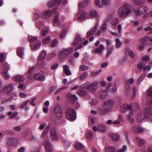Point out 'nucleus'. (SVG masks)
Returning <instances> with one entry per match:
<instances>
[{
	"mask_svg": "<svg viewBox=\"0 0 152 152\" xmlns=\"http://www.w3.org/2000/svg\"><path fill=\"white\" fill-rule=\"evenodd\" d=\"M98 84V83L97 81H94L90 84L88 82H87L83 84L81 87L87 89L92 93H94L97 88Z\"/></svg>",
	"mask_w": 152,
	"mask_h": 152,
	"instance_id": "nucleus-1",
	"label": "nucleus"
},
{
	"mask_svg": "<svg viewBox=\"0 0 152 152\" xmlns=\"http://www.w3.org/2000/svg\"><path fill=\"white\" fill-rule=\"evenodd\" d=\"M54 115L56 117L57 119L56 120L52 119L53 121L57 122V120H60L62 116V109L60 105H58L56 106L54 108L53 110Z\"/></svg>",
	"mask_w": 152,
	"mask_h": 152,
	"instance_id": "nucleus-2",
	"label": "nucleus"
},
{
	"mask_svg": "<svg viewBox=\"0 0 152 152\" xmlns=\"http://www.w3.org/2000/svg\"><path fill=\"white\" fill-rule=\"evenodd\" d=\"M147 10L148 8L145 6H140L137 9L134 8L133 9L134 15L137 17L145 14L147 12Z\"/></svg>",
	"mask_w": 152,
	"mask_h": 152,
	"instance_id": "nucleus-3",
	"label": "nucleus"
},
{
	"mask_svg": "<svg viewBox=\"0 0 152 152\" xmlns=\"http://www.w3.org/2000/svg\"><path fill=\"white\" fill-rule=\"evenodd\" d=\"M114 104V102L112 100H109L105 102L103 106V109L101 113L102 114H105L106 113L110 111Z\"/></svg>",
	"mask_w": 152,
	"mask_h": 152,
	"instance_id": "nucleus-4",
	"label": "nucleus"
},
{
	"mask_svg": "<svg viewBox=\"0 0 152 152\" xmlns=\"http://www.w3.org/2000/svg\"><path fill=\"white\" fill-rule=\"evenodd\" d=\"M46 52L44 51H43L38 57L37 64L40 65V66L43 67L45 65V62L44 60L46 57Z\"/></svg>",
	"mask_w": 152,
	"mask_h": 152,
	"instance_id": "nucleus-5",
	"label": "nucleus"
},
{
	"mask_svg": "<svg viewBox=\"0 0 152 152\" xmlns=\"http://www.w3.org/2000/svg\"><path fill=\"white\" fill-rule=\"evenodd\" d=\"M130 4L126 3L122 6L118 10V16L120 18L125 17V10L131 7Z\"/></svg>",
	"mask_w": 152,
	"mask_h": 152,
	"instance_id": "nucleus-6",
	"label": "nucleus"
},
{
	"mask_svg": "<svg viewBox=\"0 0 152 152\" xmlns=\"http://www.w3.org/2000/svg\"><path fill=\"white\" fill-rule=\"evenodd\" d=\"M66 115L67 118L70 121L74 120L76 118L75 112L72 108H69L66 111Z\"/></svg>",
	"mask_w": 152,
	"mask_h": 152,
	"instance_id": "nucleus-7",
	"label": "nucleus"
},
{
	"mask_svg": "<svg viewBox=\"0 0 152 152\" xmlns=\"http://www.w3.org/2000/svg\"><path fill=\"white\" fill-rule=\"evenodd\" d=\"M73 49L72 48L64 49L62 50L59 54V58L62 60L66 58V56L71 53L73 51Z\"/></svg>",
	"mask_w": 152,
	"mask_h": 152,
	"instance_id": "nucleus-8",
	"label": "nucleus"
},
{
	"mask_svg": "<svg viewBox=\"0 0 152 152\" xmlns=\"http://www.w3.org/2000/svg\"><path fill=\"white\" fill-rule=\"evenodd\" d=\"M80 42L83 44L84 45H86L88 43V41L87 40H86L85 39H81L80 36L77 35L76 36L75 41L73 42L72 45L73 46H76Z\"/></svg>",
	"mask_w": 152,
	"mask_h": 152,
	"instance_id": "nucleus-9",
	"label": "nucleus"
},
{
	"mask_svg": "<svg viewBox=\"0 0 152 152\" xmlns=\"http://www.w3.org/2000/svg\"><path fill=\"white\" fill-rule=\"evenodd\" d=\"M43 144L45 147L46 152H52L53 149L51 147L48 137H47L45 139Z\"/></svg>",
	"mask_w": 152,
	"mask_h": 152,
	"instance_id": "nucleus-10",
	"label": "nucleus"
},
{
	"mask_svg": "<svg viewBox=\"0 0 152 152\" xmlns=\"http://www.w3.org/2000/svg\"><path fill=\"white\" fill-rule=\"evenodd\" d=\"M66 0H50L48 3V6L49 7H52L55 6L56 4L57 5L60 4V2L61 1L64 4L66 1Z\"/></svg>",
	"mask_w": 152,
	"mask_h": 152,
	"instance_id": "nucleus-11",
	"label": "nucleus"
},
{
	"mask_svg": "<svg viewBox=\"0 0 152 152\" xmlns=\"http://www.w3.org/2000/svg\"><path fill=\"white\" fill-rule=\"evenodd\" d=\"M144 113L146 118L152 122V110L149 108H147L145 109Z\"/></svg>",
	"mask_w": 152,
	"mask_h": 152,
	"instance_id": "nucleus-12",
	"label": "nucleus"
},
{
	"mask_svg": "<svg viewBox=\"0 0 152 152\" xmlns=\"http://www.w3.org/2000/svg\"><path fill=\"white\" fill-rule=\"evenodd\" d=\"M98 26V23H96L94 27L91 31H88L87 32L86 37L87 38L90 37L95 34Z\"/></svg>",
	"mask_w": 152,
	"mask_h": 152,
	"instance_id": "nucleus-13",
	"label": "nucleus"
},
{
	"mask_svg": "<svg viewBox=\"0 0 152 152\" xmlns=\"http://www.w3.org/2000/svg\"><path fill=\"white\" fill-rule=\"evenodd\" d=\"M50 137L51 140H57L58 139L56 130L54 128L50 130Z\"/></svg>",
	"mask_w": 152,
	"mask_h": 152,
	"instance_id": "nucleus-14",
	"label": "nucleus"
},
{
	"mask_svg": "<svg viewBox=\"0 0 152 152\" xmlns=\"http://www.w3.org/2000/svg\"><path fill=\"white\" fill-rule=\"evenodd\" d=\"M66 96L68 101L71 103H73L77 99V97L75 95L70 93H68Z\"/></svg>",
	"mask_w": 152,
	"mask_h": 152,
	"instance_id": "nucleus-15",
	"label": "nucleus"
},
{
	"mask_svg": "<svg viewBox=\"0 0 152 152\" xmlns=\"http://www.w3.org/2000/svg\"><path fill=\"white\" fill-rule=\"evenodd\" d=\"M24 79V77L23 75H17L12 77V79L14 81L18 82H23Z\"/></svg>",
	"mask_w": 152,
	"mask_h": 152,
	"instance_id": "nucleus-16",
	"label": "nucleus"
},
{
	"mask_svg": "<svg viewBox=\"0 0 152 152\" xmlns=\"http://www.w3.org/2000/svg\"><path fill=\"white\" fill-rule=\"evenodd\" d=\"M132 130L134 132L137 133H142L144 131V129L142 128L137 125H134L132 128Z\"/></svg>",
	"mask_w": 152,
	"mask_h": 152,
	"instance_id": "nucleus-17",
	"label": "nucleus"
},
{
	"mask_svg": "<svg viewBox=\"0 0 152 152\" xmlns=\"http://www.w3.org/2000/svg\"><path fill=\"white\" fill-rule=\"evenodd\" d=\"M45 77L44 75H42L40 73H38L34 75V78L39 81H43L45 79Z\"/></svg>",
	"mask_w": 152,
	"mask_h": 152,
	"instance_id": "nucleus-18",
	"label": "nucleus"
},
{
	"mask_svg": "<svg viewBox=\"0 0 152 152\" xmlns=\"http://www.w3.org/2000/svg\"><path fill=\"white\" fill-rule=\"evenodd\" d=\"M144 112L145 110L143 111L140 113L138 115L137 117V120L138 122H140L144 118H146L145 116Z\"/></svg>",
	"mask_w": 152,
	"mask_h": 152,
	"instance_id": "nucleus-19",
	"label": "nucleus"
},
{
	"mask_svg": "<svg viewBox=\"0 0 152 152\" xmlns=\"http://www.w3.org/2000/svg\"><path fill=\"white\" fill-rule=\"evenodd\" d=\"M110 135L111 139L113 141H117L120 138L119 135L115 133H111Z\"/></svg>",
	"mask_w": 152,
	"mask_h": 152,
	"instance_id": "nucleus-20",
	"label": "nucleus"
},
{
	"mask_svg": "<svg viewBox=\"0 0 152 152\" xmlns=\"http://www.w3.org/2000/svg\"><path fill=\"white\" fill-rule=\"evenodd\" d=\"M52 14V12L51 11L48 10L42 13V16L44 18L47 19L49 18Z\"/></svg>",
	"mask_w": 152,
	"mask_h": 152,
	"instance_id": "nucleus-21",
	"label": "nucleus"
},
{
	"mask_svg": "<svg viewBox=\"0 0 152 152\" xmlns=\"http://www.w3.org/2000/svg\"><path fill=\"white\" fill-rule=\"evenodd\" d=\"M104 49V47L102 44L99 45V48H96L94 50V53H102V51Z\"/></svg>",
	"mask_w": 152,
	"mask_h": 152,
	"instance_id": "nucleus-22",
	"label": "nucleus"
},
{
	"mask_svg": "<svg viewBox=\"0 0 152 152\" xmlns=\"http://www.w3.org/2000/svg\"><path fill=\"white\" fill-rule=\"evenodd\" d=\"M136 141L140 146H142L146 142L145 140L139 137H136Z\"/></svg>",
	"mask_w": 152,
	"mask_h": 152,
	"instance_id": "nucleus-23",
	"label": "nucleus"
},
{
	"mask_svg": "<svg viewBox=\"0 0 152 152\" xmlns=\"http://www.w3.org/2000/svg\"><path fill=\"white\" fill-rule=\"evenodd\" d=\"M116 149L113 146H107L105 148L104 152H116Z\"/></svg>",
	"mask_w": 152,
	"mask_h": 152,
	"instance_id": "nucleus-24",
	"label": "nucleus"
},
{
	"mask_svg": "<svg viewBox=\"0 0 152 152\" xmlns=\"http://www.w3.org/2000/svg\"><path fill=\"white\" fill-rule=\"evenodd\" d=\"M90 0H86L84 1H82L79 4V7L80 10L81 8L86 6L89 3Z\"/></svg>",
	"mask_w": 152,
	"mask_h": 152,
	"instance_id": "nucleus-25",
	"label": "nucleus"
},
{
	"mask_svg": "<svg viewBox=\"0 0 152 152\" xmlns=\"http://www.w3.org/2000/svg\"><path fill=\"white\" fill-rule=\"evenodd\" d=\"M64 71L65 74L67 76L71 74V72L69 69V67L67 65H65L63 66Z\"/></svg>",
	"mask_w": 152,
	"mask_h": 152,
	"instance_id": "nucleus-26",
	"label": "nucleus"
},
{
	"mask_svg": "<svg viewBox=\"0 0 152 152\" xmlns=\"http://www.w3.org/2000/svg\"><path fill=\"white\" fill-rule=\"evenodd\" d=\"M13 89V86L12 84H9L4 87V91L5 92L8 93Z\"/></svg>",
	"mask_w": 152,
	"mask_h": 152,
	"instance_id": "nucleus-27",
	"label": "nucleus"
},
{
	"mask_svg": "<svg viewBox=\"0 0 152 152\" xmlns=\"http://www.w3.org/2000/svg\"><path fill=\"white\" fill-rule=\"evenodd\" d=\"M17 53L19 56L22 57L23 55V48L22 47H18L17 50Z\"/></svg>",
	"mask_w": 152,
	"mask_h": 152,
	"instance_id": "nucleus-28",
	"label": "nucleus"
},
{
	"mask_svg": "<svg viewBox=\"0 0 152 152\" xmlns=\"http://www.w3.org/2000/svg\"><path fill=\"white\" fill-rule=\"evenodd\" d=\"M34 69L35 68L33 66L29 67L27 71V73L29 75L28 77V78L29 79H32V77L31 75V74L34 71Z\"/></svg>",
	"mask_w": 152,
	"mask_h": 152,
	"instance_id": "nucleus-29",
	"label": "nucleus"
},
{
	"mask_svg": "<svg viewBox=\"0 0 152 152\" xmlns=\"http://www.w3.org/2000/svg\"><path fill=\"white\" fill-rule=\"evenodd\" d=\"M132 2L134 4L140 5L145 3V0H132Z\"/></svg>",
	"mask_w": 152,
	"mask_h": 152,
	"instance_id": "nucleus-30",
	"label": "nucleus"
},
{
	"mask_svg": "<svg viewBox=\"0 0 152 152\" xmlns=\"http://www.w3.org/2000/svg\"><path fill=\"white\" fill-rule=\"evenodd\" d=\"M106 129V127L104 125L100 124L98 127V130L101 132L105 131Z\"/></svg>",
	"mask_w": 152,
	"mask_h": 152,
	"instance_id": "nucleus-31",
	"label": "nucleus"
},
{
	"mask_svg": "<svg viewBox=\"0 0 152 152\" xmlns=\"http://www.w3.org/2000/svg\"><path fill=\"white\" fill-rule=\"evenodd\" d=\"M79 13L81 14L80 16L79 17V19L80 20H82L84 19V18L87 15V13L86 12H83L82 10H81V9H79Z\"/></svg>",
	"mask_w": 152,
	"mask_h": 152,
	"instance_id": "nucleus-32",
	"label": "nucleus"
},
{
	"mask_svg": "<svg viewBox=\"0 0 152 152\" xmlns=\"http://www.w3.org/2000/svg\"><path fill=\"white\" fill-rule=\"evenodd\" d=\"M107 95V92L105 91H102L99 93V96L101 99H104Z\"/></svg>",
	"mask_w": 152,
	"mask_h": 152,
	"instance_id": "nucleus-33",
	"label": "nucleus"
},
{
	"mask_svg": "<svg viewBox=\"0 0 152 152\" xmlns=\"http://www.w3.org/2000/svg\"><path fill=\"white\" fill-rule=\"evenodd\" d=\"M131 88L130 86L124 84V91L126 94H128L130 93L131 92Z\"/></svg>",
	"mask_w": 152,
	"mask_h": 152,
	"instance_id": "nucleus-34",
	"label": "nucleus"
},
{
	"mask_svg": "<svg viewBox=\"0 0 152 152\" xmlns=\"http://www.w3.org/2000/svg\"><path fill=\"white\" fill-rule=\"evenodd\" d=\"M38 42L36 44L34 45L33 46H31V48L32 50H35L36 49H38L39 48L41 45V42L40 41H38Z\"/></svg>",
	"mask_w": 152,
	"mask_h": 152,
	"instance_id": "nucleus-35",
	"label": "nucleus"
},
{
	"mask_svg": "<svg viewBox=\"0 0 152 152\" xmlns=\"http://www.w3.org/2000/svg\"><path fill=\"white\" fill-rule=\"evenodd\" d=\"M37 39L38 38L35 37H31L29 36L28 38V40L30 42H37L39 41L37 40Z\"/></svg>",
	"mask_w": 152,
	"mask_h": 152,
	"instance_id": "nucleus-36",
	"label": "nucleus"
},
{
	"mask_svg": "<svg viewBox=\"0 0 152 152\" xmlns=\"http://www.w3.org/2000/svg\"><path fill=\"white\" fill-rule=\"evenodd\" d=\"M50 128V127L49 125L48 126L45 128L44 130L43 131L42 133V137H44L46 136Z\"/></svg>",
	"mask_w": 152,
	"mask_h": 152,
	"instance_id": "nucleus-37",
	"label": "nucleus"
},
{
	"mask_svg": "<svg viewBox=\"0 0 152 152\" xmlns=\"http://www.w3.org/2000/svg\"><path fill=\"white\" fill-rule=\"evenodd\" d=\"M134 82V80L132 78H130L129 80H126L124 82V84L130 86L131 85L133 84Z\"/></svg>",
	"mask_w": 152,
	"mask_h": 152,
	"instance_id": "nucleus-38",
	"label": "nucleus"
},
{
	"mask_svg": "<svg viewBox=\"0 0 152 152\" xmlns=\"http://www.w3.org/2000/svg\"><path fill=\"white\" fill-rule=\"evenodd\" d=\"M51 39V38L49 36H47L45 37V38L44 39L42 40V42L43 44L45 45H46L49 43L50 40Z\"/></svg>",
	"mask_w": 152,
	"mask_h": 152,
	"instance_id": "nucleus-39",
	"label": "nucleus"
},
{
	"mask_svg": "<svg viewBox=\"0 0 152 152\" xmlns=\"http://www.w3.org/2000/svg\"><path fill=\"white\" fill-rule=\"evenodd\" d=\"M90 16L91 17H97L98 15L97 14V12L95 10H91L90 12Z\"/></svg>",
	"mask_w": 152,
	"mask_h": 152,
	"instance_id": "nucleus-40",
	"label": "nucleus"
},
{
	"mask_svg": "<svg viewBox=\"0 0 152 152\" xmlns=\"http://www.w3.org/2000/svg\"><path fill=\"white\" fill-rule=\"evenodd\" d=\"M88 76V73L86 72H84L82 74L79 76V79L80 80H83L86 78Z\"/></svg>",
	"mask_w": 152,
	"mask_h": 152,
	"instance_id": "nucleus-41",
	"label": "nucleus"
},
{
	"mask_svg": "<svg viewBox=\"0 0 152 152\" xmlns=\"http://www.w3.org/2000/svg\"><path fill=\"white\" fill-rule=\"evenodd\" d=\"M127 104H124L121 105L120 107V111L121 112H125L127 110Z\"/></svg>",
	"mask_w": 152,
	"mask_h": 152,
	"instance_id": "nucleus-42",
	"label": "nucleus"
},
{
	"mask_svg": "<svg viewBox=\"0 0 152 152\" xmlns=\"http://www.w3.org/2000/svg\"><path fill=\"white\" fill-rule=\"evenodd\" d=\"M2 75L5 79H7L10 77V76L8 74L7 71L4 70L2 72Z\"/></svg>",
	"mask_w": 152,
	"mask_h": 152,
	"instance_id": "nucleus-43",
	"label": "nucleus"
},
{
	"mask_svg": "<svg viewBox=\"0 0 152 152\" xmlns=\"http://www.w3.org/2000/svg\"><path fill=\"white\" fill-rule=\"evenodd\" d=\"M119 19L118 18H115L113 19L111 22L112 25L114 26H116L118 23Z\"/></svg>",
	"mask_w": 152,
	"mask_h": 152,
	"instance_id": "nucleus-44",
	"label": "nucleus"
},
{
	"mask_svg": "<svg viewBox=\"0 0 152 152\" xmlns=\"http://www.w3.org/2000/svg\"><path fill=\"white\" fill-rule=\"evenodd\" d=\"M59 21L58 18V14H56L54 18V22L53 24L54 26H56L58 23Z\"/></svg>",
	"mask_w": 152,
	"mask_h": 152,
	"instance_id": "nucleus-45",
	"label": "nucleus"
},
{
	"mask_svg": "<svg viewBox=\"0 0 152 152\" xmlns=\"http://www.w3.org/2000/svg\"><path fill=\"white\" fill-rule=\"evenodd\" d=\"M2 68L3 69V71H4V70L5 71H7L9 70V67L7 64L5 63L2 65Z\"/></svg>",
	"mask_w": 152,
	"mask_h": 152,
	"instance_id": "nucleus-46",
	"label": "nucleus"
},
{
	"mask_svg": "<svg viewBox=\"0 0 152 152\" xmlns=\"http://www.w3.org/2000/svg\"><path fill=\"white\" fill-rule=\"evenodd\" d=\"M116 44L115 47L117 48H119L122 45V42L118 38H116L115 39Z\"/></svg>",
	"mask_w": 152,
	"mask_h": 152,
	"instance_id": "nucleus-47",
	"label": "nucleus"
},
{
	"mask_svg": "<svg viewBox=\"0 0 152 152\" xmlns=\"http://www.w3.org/2000/svg\"><path fill=\"white\" fill-rule=\"evenodd\" d=\"M145 76V75L142 74L137 79V83L140 84L144 79Z\"/></svg>",
	"mask_w": 152,
	"mask_h": 152,
	"instance_id": "nucleus-48",
	"label": "nucleus"
},
{
	"mask_svg": "<svg viewBox=\"0 0 152 152\" xmlns=\"http://www.w3.org/2000/svg\"><path fill=\"white\" fill-rule=\"evenodd\" d=\"M71 143L68 140H64V146L65 149H67L70 147Z\"/></svg>",
	"mask_w": 152,
	"mask_h": 152,
	"instance_id": "nucleus-49",
	"label": "nucleus"
},
{
	"mask_svg": "<svg viewBox=\"0 0 152 152\" xmlns=\"http://www.w3.org/2000/svg\"><path fill=\"white\" fill-rule=\"evenodd\" d=\"M87 91L86 90H81L78 92L79 95L83 96L86 95L87 93Z\"/></svg>",
	"mask_w": 152,
	"mask_h": 152,
	"instance_id": "nucleus-50",
	"label": "nucleus"
},
{
	"mask_svg": "<svg viewBox=\"0 0 152 152\" xmlns=\"http://www.w3.org/2000/svg\"><path fill=\"white\" fill-rule=\"evenodd\" d=\"M86 137L90 140H91L93 137V133L91 131H89L87 134Z\"/></svg>",
	"mask_w": 152,
	"mask_h": 152,
	"instance_id": "nucleus-51",
	"label": "nucleus"
},
{
	"mask_svg": "<svg viewBox=\"0 0 152 152\" xmlns=\"http://www.w3.org/2000/svg\"><path fill=\"white\" fill-rule=\"evenodd\" d=\"M75 147L77 149H80L84 148V146L80 143H77L75 145Z\"/></svg>",
	"mask_w": 152,
	"mask_h": 152,
	"instance_id": "nucleus-52",
	"label": "nucleus"
},
{
	"mask_svg": "<svg viewBox=\"0 0 152 152\" xmlns=\"http://www.w3.org/2000/svg\"><path fill=\"white\" fill-rule=\"evenodd\" d=\"M101 70L100 69L97 71H91V75L92 76L94 77L97 75L101 72Z\"/></svg>",
	"mask_w": 152,
	"mask_h": 152,
	"instance_id": "nucleus-53",
	"label": "nucleus"
},
{
	"mask_svg": "<svg viewBox=\"0 0 152 152\" xmlns=\"http://www.w3.org/2000/svg\"><path fill=\"white\" fill-rule=\"evenodd\" d=\"M36 27L39 29H40L43 27V23L40 21H37L36 23Z\"/></svg>",
	"mask_w": 152,
	"mask_h": 152,
	"instance_id": "nucleus-54",
	"label": "nucleus"
},
{
	"mask_svg": "<svg viewBox=\"0 0 152 152\" xmlns=\"http://www.w3.org/2000/svg\"><path fill=\"white\" fill-rule=\"evenodd\" d=\"M88 69V66H86L85 65H80V69L82 71H85Z\"/></svg>",
	"mask_w": 152,
	"mask_h": 152,
	"instance_id": "nucleus-55",
	"label": "nucleus"
},
{
	"mask_svg": "<svg viewBox=\"0 0 152 152\" xmlns=\"http://www.w3.org/2000/svg\"><path fill=\"white\" fill-rule=\"evenodd\" d=\"M58 43V40L57 39H53L51 43V45L52 47L56 46Z\"/></svg>",
	"mask_w": 152,
	"mask_h": 152,
	"instance_id": "nucleus-56",
	"label": "nucleus"
},
{
	"mask_svg": "<svg viewBox=\"0 0 152 152\" xmlns=\"http://www.w3.org/2000/svg\"><path fill=\"white\" fill-rule=\"evenodd\" d=\"M30 101L28 100L23 102L21 105L20 108L22 109L25 108L27 105Z\"/></svg>",
	"mask_w": 152,
	"mask_h": 152,
	"instance_id": "nucleus-57",
	"label": "nucleus"
},
{
	"mask_svg": "<svg viewBox=\"0 0 152 152\" xmlns=\"http://www.w3.org/2000/svg\"><path fill=\"white\" fill-rule=\"evenodd\" d=\"M127 120L131 124H133L134 122V119L133 117L130 116H127Z\"/></svg>",
	"mask_w": 152,
	"mask_h": 152,
	"instance_id": "nucleus-58",
	"label": "nucleus"
},
{
	"mask_svg": "<svg viewBox=\"0 0 152 152\" xmlns=\"http://www.w3.org/2000/svg\"><path fill=\"white\" fill-rule=\"evenodd\" d=\"M41 14L42 13L39 12H37L35 13L34 14V17L35 19H39L41 18Z\"/></svg>",
	"mask_w": 152,
	"mask_h": 152,
	"instance_id": "nucleus-59",
	"label": "nucleus"
},
{
	"mask_svg": "<svg viewBox=\"0 0 152 152\" xmlns=\"http://www.w3.org/2000/svg\"><path fill=\"white\" fill-rule=\"evenodd\" d=\"M5 60L4 55L2 53H0V62H2Z\"/></svg>",
	"mask_w": 152,
	"mask_h": 152,
	"instance_id": "nucleus-60",
	"label": "nucleus"
},
{
	"mask_svg": "<svg viewBox=\"0 0 152 152\" xmlns=\"http://www.w3.org/2000/svg\"><path fill=\"white\" fill-rule=\"evenodd\" d=\"M48 31V29L47 28H45L43 29L41 35L42 36H43L46 34Z\"/></svg>",
	"mask_w": 152,
	"mask_h": 152,
	"instance_id": "nucleus-61",
	"label": "nucleus"
},
{
	"mask_svg": "<svg viewBox=\"0 0 152 152\" xmlns=\"http://www.w3.org/2000/svg\"><path fill=\"white\" fill-rule=\"evenodd\" d=\"M148 95L150 96H152V87H150L149 89L147 91Z\"/></svg>",
	"mask_w": 152,
	"mask_h": 152,
	"instance_id": "nucleus-62",
	"label": "nucleus"
},
{
	"mask_svg": "<svg viewBox=\"0 0 152 152\" xmlns=\"http://www.w3.org/2000/svg\"><path fill=\"white\" fill-rule=\"evenodd\" d=\"M127 149V147L126 146H123V147L118 150V152H124Z\"/></svg>",
	"mask_w": 152,
	"mask_h": 152,
	"instance_id": "nucleus-63",
	"label": "nucleus"
},
{
	"mask_svg": "<svg viewBox=\"0 0 152 152\" xmlns=\"http://www.w3.org/2000/svg\"><path fill=\"white\" fill-rule=\"evenodd\" d=\"M66 30L64 29L61 31L60 35V37L61 38H63L66 35Z\"/></svg>",
	"mask_w": 152,
	"mask_h": 152,
	"instance_id": "nucleus-64",
	"label": "nucleus"
}]
</instances>
